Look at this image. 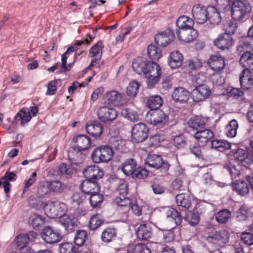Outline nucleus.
<instances>
[{
    "label": "nucleus",
    "instance_id": "obj_1",
    "mask_svg": "<svg viewBox=\"0 0 253 253\" xmlns=\"http://www.w3.org/2000/svg\"><path fill=\"white\" fill-rule=\"evenodd\" d=\"M132 67L137 74H143L145 76L148 85L150 87L158 82L162 74L161 69L157 63L148 61L146 58L141 57L133 60Z\"/></svg>",
    "mask_w": 253,
    "mask_h": 253
},
{
    "label": "nucleus",
    "instance_id": "obj_2",
    "mask_svg": "<svg viewBox=\"0 0 253 253\" xmlns=\"http://www.w3.org/2000/svg\"><path fill=\"white\" fill-rule=\"evenodd\" d=\"M112 149L106 145L101 146L94 149L91 154V159L95 163H105L113 157Z\"/></svg>",
    "mask_w": 253,
    "mask_h": 253
},
{
    "label": "nucleus",
    "instance_id": "obj_3",
    "mask_svg": "<svg viewBox=\"0 0 253 253\" xmlns=\"http://www.w3.org/2000/svg\"><path fill=\"white\" fill-rule=\"evenodd\" d=\"M145 163L149 167L159 169L161 172L164 173L168 171L170 167L167 161H164L161 156L157 155H148Z\"/></svg>",
    "mask_w": 253,
    "mask_h": 253
},
{
    "label": "nucleus",
    "instance_id": "obj_4",
    "mask_svg": "<svg viewBox=\"0 0 253 253\" xmlns=\"http://www.w3.org/2000/svg\"><path fill=\"white\" fill-rule=\"evenodd\" d=\"M251 10L249 3L241 0L235 1L232 6V16L236 20H242Z\"/></svg>",
    "mask_w": 253,
    "mask_h": 253
},
{
    "label": "nucleus",
    "instance_id": "obj_5",
    "mask_svg": "<svg viewBox=\"0 0 253 253\" xmlns=\"http://www.w3.org/2000/svg\"><path fill=\"white\" fill-rule=\"evenodd\" d=\"M168 115L161 110L150 111L146 116L147 123L152 125H164L168 121Z\"/></svg>",
    "mask_w": 253,
    "mask_h": 253
},
{
    "label": "nucleus",
    "instance_id": "obj_6",
    "mask_svg": "<svg viewBox=\"0 0 253 253\" xmlns=\"http://www.w3.org/2000/svg\"><path fill=\"white\" fill-rule=\"evenodd\" d=\"M149 129L143 123L135 124L131 129V139L136 143L142 142L148 137Z\"/></svg>",
    "mask_w": 253,
    "mask_h": 253
},
{
    "label": "nucleus",
    "instance_id": "obj_7",
    "mask_svg": "<svg viewBox=\"0 0 253 253\" xmlns=\"http://www.w3.org/2000/svg\"><path fill=\"white\" fill-rule=\"evenodd\" d=\"M42 237L46 243L49 244L59 242L62 239L60 232L49 226H46L42 229Z\"/></svg>",
    "mask_w": 253,
    "mask_h": 253
},
{
    "label": "nucleus",
    "instance_id": "obj_8",
    "mask_svg": "<svg viewBox=\"0 0 253 253\" xmlns=\"http://www.w3.org/2000/svg\"><path fill=\"white\" fill-rule=\"evenodd\" d=\"M211 89L206 84L202 85H196L192 91L193 100L197 102L205 100L211 96Z\"/></svg>",
    "mask_w": 253,
    "mask_h": 253
},
{
    "label": "nucleus",
    "instance_id": "obj_9",
    "mask_svg": "<svg viewBox=\"0 0 253 253\" xmlns=\"http://www.w3.org/2000/svg\"><path fill=\"white\" fill-rule=\"evenodd\" d=\"M213 43L218 48L224 50L229 49L232 47L234 41L232 36L227 33H222L218 35L213 41Z\"/></svg>",
    "mask_w": 253,
    "mask_h": 253
},
{
    "label": "nucleus",
    "instance_id": "obj_10",
    "mask_svg": "<svg viewBox=\"0 0 253 253\" xmlns=\"http://www.w3.org/2000/svg\"><path fill=\"white\" fill-rule=\"evenodd\" d=\"M67 211V207L65 203L55 201L49 205L47 214L49 217L54 218L64 214Z\"/></svg>",
    "mask_w": 253,
    "mask_h": 253
},
{
    "label": "nucleus",
    "instance_id": "obj_11",
    "mask_svg": "<svg viewBox=\"0 0 253 253\" xmlns=\"http://www.w3.org/2000/svg\"><path fill=\"white\" fill-rule=\"evenodd\" d=\"M229 234L225 230H222L210 235L208 240L212 243L217 245L218 246H224L229 241Z\"/></svg>",
    "mask_w": 253,
    "mask_h": 253
},
{
    "label": "nucleus",
    "instance_id": "obj_12",
    "mask_svg": "<svg viewBox=\"0 0 253 253\" xmlns=\"http://www.w3.org/2000/svg\"><path fill=\"white\" fill-rule=\"evenodd\" d=\"M117 116L116 110L106 106L100 108L97 111L98 119L104 123L112 122L116 119Z\"/></svg>",
    "mask_w": 253,
    "mask_h": 253
},
{
    "label": "nucleus",
    "instance_id": "obj_13",
    "mask_svg": "<svg viewBox=\"0 0 253 253\" xmlns=\"http://www.w3.org/2000/svg\"><path fill=\"white\" fill-rule=\"evenodd\" d=\"M174 37L173 32L170 29H167L156 34L155 41L158 45L166 46L174 40Z\"/></svg>",
    "mask_w": 253,
    "mask_h": 253
},
{
    "label": "nucleus",
    "instance_id": "obj_14",
    "mask_svg": "<svg viewBox=\"0 0 253 253\" xmlns=\"http://www.w3.org/2000/svg\"><path fill=\"white\" fill-rule=\"evenodd\" d=\"M175 32L178 39L184 42H190L198 37L197 30L193 27L184 30H176Z\"/></svg>",
    "mask_w": 253,
    "mask_h": 253
},
{
    "label": "nucleus",
    "instance_id": "obj_15",
    "mask_svg": "<svg viewBox=\"0 0 253 253\" xmlns=\"http://www.w3.org/2000/svg\"><path fill=\"white\" fill-rule=\"evenodd\" d=\"M36 235L35 232H30L26 234H20L16 237L14 244L19 250L24 248H28L27 246L28 243L34 241Z\"/></svg>",
    "mask_w": 253,
    "mask_h": 253
},
{
    "label": "nucleus",
    "instance_id": "obj_16",
    "mask_svg": "<svg viewBox=\"0 0 253 253\" xmlns=\"http://www.w3.org/2000/svg\"><path fill=\"white\" fill-rule=\"evenodd\" d=\"M208 64L213 71L218 72L224 68L225 59L219 54L211 55L208 61Z\"/></svg>",
    "mask_w": 253,
    "mask_h": 253
},
{
    "label": "nucleus",
    "instance_id": "obj_17",
    "mask_svg": "<svg viewBox=\"0 0 253 253\" xmlns=\"http://www.w3.org/2000/svg\"><path fill=\"white\" fill-rule=\"evenodd\" d=\"M73 142L75 144L74 149L78 151L88 149L91 145L90 138L85 135H79L74 137Z\"/></svg>",
    "mask_w": 253,
    "mask_h": 253
},
{
    "label": "nucleus",
    "instance_id": "obj_18",
    "mask_svg": "<svg viewBox=\"0 0 253 253\" xmlns=\"http://www.w3.org/2000/svg\"><path fill=\"white\" fill-rule=\"evenodd\" d=\"M233 157L242 166L246 168L251 165L253 162L252 156L247 151L242 149H237L234 152Z\"/></svg>",
    "mask_w": 253,
    "mask_h": 253
},
{
    "label": "nucleus",
    "instance_id": "obj_19",
    "mask_svg": "<svg viewBox=\"0 0 253 253\" xmlns=\"http://www.w3.org/2000/svg\"><path fill=\"white\" fill-rule=\"evenodd\" d=\"M192 15L194 19L198 23H204L208 20V7L204 6L195 5L192 10Z\"/></svg>",
    "mask_w": 253,
    "mask_h": 253
},
{
    "label": "nucleus",
    "instance_id": "obj_20",
    "mask_svg": "<svg viewBox=\"0 0 253 253\" xmlns=\"http://www.w3.org/2000/svg\"><path fill=\"white\" fill-rule=\"evenodd\" d=\"M83 173L86 179L97 180L100 179L103 175V171L96 165L87 167L84 170Z\"/></svg>",
    "mask_w": 253,
    "mask_h": 253
},
{
    "label": "nucleus",
    "instance_id": "obj_21",
    "mask_svg": "<svg viewBox=\"0 0 253 253\" xmlns=\"http://www.w3.org/2000/svg\"><path fill=\"white\" fill-rule=\"evenodd\" d=\"M241 86L243 89H248L253 86V73L251 70H243L240 76Z\"/></svg>",
    "mask_w": 253,
    "mask_h": 253
},
{
    "label": "nucleus",
    "instance_id": "obj_22",
    "mask_svg": "<svg viewBox=\"0 0 253 253\" xmlns=\"http://www.w3.org/2000/svg\"><path fill=\"white\" fill-rule=\"evenodd\" d=\"M122 98V94L115 90L106 93L103 97L104 103L107 105L118 106Z\"/></svg>",
    "mask_w": 253,
    "mask_h": 253
},
{
    "label": "nucleus",
    "instance_id": "obj_23",
    "mask_svg": "<svg viewBox=\"0 0 253 253\" xmlns=\"http://www.w3.org/2000/svg\"><path fill=\"white\" fill-rule=\"evenodd\" d=\"M136 235L139 239L147 241L152 238L153 229L149 224H141L137 229Z\"/></svg>",
    "mask_w": 253,
    "mask_h": 253
},
{
    "label": "nucleus",
    "instance_id": "obj_24",
    "mask_svg": "<svg viewBox=\"0 0 253 253\" xmlns=\"http://www.w3.org/2000/svg\"><path fill=\"white\" fill-rule=\"evenodd\" d=\"M82 191L88 196L93 193L100 191V187L96 180L86 179L84 180L81 185Z\"/></svg>",
    "mask_w": 253,
    "mask_h": 253
},
{
    "label": "nucleus",
    "instance_id": "obj_25",
    "mask_svg": "<svg viewBox=\"0 0 253 253\" xmlns=\"http://www.w3.org/2000/svg\"><path fill=\"white\" fill-rule=\"evenodd\" d=\"M239 63L244 70H253V49L241 54Z\"/></svg>",
    "mask_w": 253,
    "mask_h": 253
},
{
    "label": "nucleus",
    "instance_id": "obj_26",
    "mask_svg": "<svg viewBox=\"0 0 253 253\" xmlns=\"http://www.w3.org/2000/svg\"><path fill=\"white\" fill-rule=\"evenodd\" d=\"M194 137L202 144L205 145L214 137V133L209 129L197 131Z\"/></svg>",
    "mask_w": 253,
    "mask_h": 253
},
{
    "label": "nucleus",
    "instance_id": "obj_27",
    "mask_svg": "<svg viewBox=\"0 0 253 253\" xmlns=\"http://www.w3.org/2000/svg\"><path fill=\"white\" fill-rule=\"evenodd\" d=\"M103 129L102 124L98 121L88 122L86 124V131L94 137L100 136L103 132Z\"/></svg>",
    "mask_w": 253,
    "mask_h": 253
},
{
    "label": "nucleus",
    "instance_id": "obj_28",
    "mask_svg": "<svg viewBox=\"0 0 253 253\" xmlns=\"http://www.w3.org/2000/svg\"><path fill=\"white\" fill-rule=\"evenodd\" d=\"M232 188L238 195L242 196H246L250 191V186L243 180H235L232 183Z\"/></svg>",
    "mask_w": 253,
    "mask_h": 253
},
{
    "label": "nucleus",
    "instance_id": "obj_29",
    "mask_svg": "<svg viewBox=\"0 0 253 253\" xmlns=\"http://www.w3.org/2000/svg\"><path fill=\"white\" fill-rule=\"evenodd\" d=\"M183 61V56L179 51L176 50L172 51L168 59V63L172 69H176L180 67Z\"/></svg>",
    "mask_w": 253,
    "mask_h": 253
},
{
    "label": "nucleus",
    "instance_id": "obj_30",
    "mask_svg": "<svg viewBox=\"0 0 253 253\" xmlns=\"http://www.w3.org/2000/svg\"><path fill=\"white\" fill-rule=\"evenodd\" d=\"M189 91L183 87L176 88L172 94V98L175 102L184 103L187 101L189 98Z\"/></svg>",
    "mask_w": 253,
    "mask_h": 253
},
{
    "label": "nucleus",
    "instance_id": "obj_31",
    "mask_svg": "<svg viewBox=\"0 0 253 253\" xmlns=\"http://www.w3.org/2000/svg\"><path fill=\"white\" fill-rule=\"evenodd\" d=\"M175 203L177 207L184 211L189 209L191 206V201L188 194H177L175 196Z\"/></svg>",
    "mask_w": 253,
    "mask_h": 253
},
{
    "label": "nucleus",
    "instance_id": "obj_32",
    "mask_svg": "<svg viewBox=\"0 0 253 253\" xmlns=\"http://www.w3.org/2000/svg\"><path fill=\"white\" fill-rule=\"evenodd\" d=\"M219 11L213 6L208 7V20L211 24L217 25L221 22L222 17Z\"/></svg>",
    "mask_w": 253,
    "mask_h": 253
},
{
    "label": "nucleus",
    "instance_id": "obj_33",
    "mask_svg": "<svg viewBox=\"0 0 253 253\" xmlns=\"http://www.w3.org/2000/svg\"><path fill=\"white\" fill-rule=\"evenodd\" d=\"M206 119L202 116H197L191 118L187 122L188 127L193 130L203 128L206 123Z\"/></svg>",
    "mask_w": 253,
    "mask_h": 253
},
{
    "label": "nucleus",
    "instance_id": "obj_34",
    "mask_svg": "<svg viewBox=\"0 0 253 253\" xmlns=\"http://www.w3.org/2000/svg\"><path fill=\"white\" fill-rule=\"evenodd\" d=\"M159 231L157 234L159 236L158 240L164 241L165 242H170L174 240L175 235L173 230H166L157 226Z\"/></svg>",
    "mask_w": 253,
    "mask_h": 253
},
{
    "label": "nucleus",
    "instance_id": "obj_35",
    "mask_svg": "<svg viewBox=\"0 0 253 253\" xmlns=\"http://www.w3.org/2000/svg\"><path fill=\"white\" fill-rule=\"evenodd\" d=\"M59 222L67 230H73L76 225V219L65 213L59 217Z\"/></svg>",
    "mask_w": 253,
    "mask_h": 253
},
{
    "label": "nucleus",
    "instance_id": "obj_36",
    "mask_svg": "<svg viewBox=\"0 0 253 253\" xmlns=\"http://www.w3.org/2000/svg\"><path fill=\"white\" fill-rule=\"evenodd\" d=\"M194 23L192 19L186 15H182L177 19L176 25L178 27L177 30H184L192 28Z\"/></svg>",
    "mask_w": 253,
    "mask_h": 253
},
{
    "label": "nucleus",
    "instance_id": "obj_37",
    "mask_svg": "<svg viewBox=\"0 0 253 253\" xmlns=\"http://www.w3.org/2000/svg\"><path fill=\"white\" fill-rule=\"evenodd\" d=\"M137 163L134 159H128L122 165L123 172L126 175H131L137 167Z\"/></svg>",
    "mask_w": 253,
    "mask_h": 253
},
{
    "label": "nucleus",
    "instance_id": "obj_38",
    "mask_svg": "<svg viewBox=\"0 0 253 253\" xmlns=\"http://www.w3.org/2000/svg\"><path fill=\"white\" fill-rule=\"evenodd\" d=\"M46 184L50 192L56 193H61L66 187L65 185L58 180H49L46 181Z\"/></svg>",
    "mask_w": 253,
    "mask_h": 253
},
{
    "label": "nucleus",
    "instance_id": "obj_39",
    "mask_svg": "<svg viewBox=\"0 0 253 253\" xmlns=\"http://www.w3.org/2000/svg\"><path fill=\"white\" fill-rule=\"evenodd\" d=\"M163 100L159 95H152L147 100V106L151 109V111L158 110L163 104Z\"/></svg>",
    "mask_w": 253,
    "mask_h": 253
},
{
    "label": "nucleus",
    "instance_id": "obj_40",
    "mask_svg": "<svg viewBox=\"0 0 253 253\" xmlns=\"http://www.w3.org/2000/svg\"><path fill=\"white\" fill-rule=\"evenodd\" d=\"M121 114L123 117L130 122H137L139 120V116L137 112L128 108L123 109Z\"/></svg>",
    "mask_w": 253,
    "mask_h": 253
},
{
    "label": "nucleus",
    "instance_id": "obj_41",
    "mask_svg": "<svg viewBox=\"0 0 253 253\" xmlns=\"http://www.w3.org/2000/svg\"><path fill=\"white\" fill-rule=\"evenodd\" d=\"M211 147L218 151L223 152L231 148V144L225 140H213L211 141Z\"/></svg>",
    "mask_w": 253,
    "mask_h": 253
},
{
    "label": "nucleus",
    "instance_id": "obj_42",
    "mask_svg": "<svg viewBox=\"0 0 253 253\" xmlns=\"http://www.w3.org/2000/svg\"><path fill=\"white\" fill-rule=\"evenodd\" d=\"M147 54L150 59L154 60H159L162 56L161 49L153 44L148 45Z\"/></svg>",
    "mask_w": 253,
    "mask_h": 253
},
{
    "label": "nucleus",
    "instance_id": "obj_43",
    "mask_svg": "<svg viewBox=\"0 0 253 253\" xmlns=\"http://www.w3.org/2000/svg\"><path fill=\"white\" fill-rule=\"evenodd\" d=\"M97 192L89 195L88 200L92 208L99 207L103 201V196Z\"/></svg>",
    "mask_w": 253,
    "mask_h": 253
},
{
    "label": "nucleus",
    "instance_id": "obj_44",
    "mask_svg": "<svg viewBox=\"0 0 253 253\" xmlns=\"http://www.w3.org/2000/svg\"><path fill=\"white\" fill-rule=\"evenodd\" d=\"M231 216V213L229 210L223 209L215 214V219L218 223L224 224L228 222Z\"/></svg>",
    "mask_w": 253,
    "mask_h": 253
},
{
    "label": "nucleus",
    "instance_id": "obj_45",
    "mask_svg": "<svg viewBox=\"0 0 253 253\" xmlns=\"http://www.w3.org/2000/svg\"><path fill=\"white\" fill-rule=\"evenodd\" d=\"M31 116L29 111H26L23 109L20 110L14 117V121L16 123L17 121H20L21 126H24L25 124L29 122L31 119Z\"/></svg>",
    "mask_w": 253,
    "mask_h": 253
},
{
    "label": "nucleus",
    "instance_id": "obj_46",
    "mask_svg": "<svg viewBox=\"0 0 253 253\" xmlns=\"http://www.w3.org/2000/svg\"><path fill=\"white\" fill-rule=\"evenodd\" d=\"M126 252L127 253H151L148 247L142 244L128 246Z\"/></svg>",
    "mask_w": 253,
    "mask_h": 253
},
{
    "label": "nucleus",
    "instance_id": "obj_47",
    "mask_svg": "<svg viewBox=\"0 0 253 253\" xmlns=\"http://www.w3.org/2000/svg\"><path fill=\"white\" fill-rule=\"evenodd\" d=\"M238 124L236 120H232L225 128V133L229 137H234L237 134Z\"/></svg>",
    "mask_w": 253,
    "mask_h": 253
},
{
    "label": "nucleus",
    "instance_id": "obj_48",
    "mask_svg": "<svg viewBox=\"0 0 253 253\" xmlns=\"http://www.w3.org/2000/svg\"><path fill=\"white\" fill-rule=\"evenodd\" d=\"M116 230L114 228H107L102 233L101 239L103 242L109 243L116 236Z\"/></svg>",
    "mask_w": 253,
    "mask_h": 253
},
{
    "label": "nucleus",
    "instance_id": "obj_49",
    "mask_svg": "<svg viewBox=\"0 0 253 253\" xmlns=\"http://www.w3.org/2000/svg\"><path fill=\"white\" fill-rule=\"evenodd\" d=\"M103 47L102 42H98L94 44L89 50V56L91 57H101L102 54V48Z\"/></svg>",
    "mask_w": 253,
    "mask_h": 253
},
{
    "label": "nucleus",
    "instance_id": "obj_50",
    "mask_svg": "<svg viewBox=\"0 0 253 253\" xmlns=\"http://www.w3.org/2000/svg\"><path fill=\"white\" fill-rule=\"evenodd\" d=\"M168 217H170L174 220L175 224L177 225L181 223L182 217L180 213L174 209H170L167 212Z\"/></svg>",
    "mask_w": 253,
    "mask_h": 253
},
{
    "label": "nucleus",
    "instance_id": "obj_51",
    "mask_svg": "<svg viewBox=\"0 0 253 253\" xmlns=\"http://www.w3.org/2000/svg\"><path fill=\"white\" fill-rule=\"evenodd\" d=\"M30 221L32 226L36 228L42 226L44 223V218L42 216L33 213L31 215Z\"/></svg>",
    "mask_w": 253,
    "mask_h": 253
},
{
    "label": "nucleus",
    "instance_id": "obj_52",
    "mask_svg": "<svg viewBox=\"0 0 253 253\" xmlns=\"http://www.w3.org/2000/svg\"><path fill=\"white\" fill-rule=\"evenodd\" d=\"M139 84L137 82H131L126 87V93L129 96L134 97L138 92Z\"/></svg>",
    "mask_w": 253,
    "mask_h": 253
},
{
    "label": "nucleus",
    "instance_id": "obj_53",
    "mask_svg": "<svg viewBox=\"0 0 253 253\" xmlns=\"http://www.w3.org/2000/svg\"><path fill=\"white\" fill-rule=\"evenodd\" d=\"M215 3L214 6L218 10L225 11L230 8V0H215Z\"/></svg>",
    "mask_w": 253,
    "mask_h": 253
},
{
    "label": "nucleus",
    "instance_id": "obj_54",
    "mask_svg": "<svg viewBox=\"0 0 253 253\" xmlns=\"http://www.w3.org/2000/svg\"><path fill=\"white\" fill-rule=\"evenodd\" d=\"M76 248L72 243H65L60 245V253H79Z\"/></svg>",
    "mask_w": 253,
    "mask_h": 253
},
{
    "label": "nucleus",
    "instance_id": "obj_55",
    "mask_svg": "<svg viewBox=\"0 0 253 253\" xmlns=\"http://www.w3.org/2000/svg\"><path fill=\"white\" fill-rule=\"evenodd\" d=\"M191 79L193 84L196 85H202L205 84L204 83L206 81V76L203 73H197L194 75L191 74Z\"/></svg>",
    "mask_w": 253,
    "mask_h": 253
},
{
    "label": "nucleus",
    "instance_id": "obj_56",
    "mask_svg": "<svg viewBox=\"0 0 253 253\" xmlns=\"http://www.w3.org/2000/svg\"><path fill=\"white\" fill-rule=\"evenodd\" d=\"M117 190L121 195H126L128 191V183L126 181L123 179L119 180L117 187Z\"/></svg>",
    "mask_w": 253,
    "mask_h": 253
},
{
    "label": "nucleus",
    "instance_id": "obj_57",
    "mask_svg": "<svg viewBox=\"0 0 253 253\" xmlns=\"http://www.w3.org/2000/svg\"><path fill=\"white\" fill-rule=\"evenodd\" d=\"M87 234L85 231H79L76 234L74 238V243L76 245L81 246L84 243Z\"/></svg>",
    "mask_w": 253,
    "mask_h": 253
},
{
    "label": "nucleus",
    "instance_id": "obj_58",
    "mask_svg": "<svg viewBox=\"0 0 253 253\" xmlns=\"http://www.w3.org/2000/svg\"><path fill=\"white\" fill-rule=\"evenodd\" d=\"M148 175V171L145 168L140 167H136L135 170L131 174L133 178L142 179Z\"/></svg>",
    "mask_w": 253,
    "mask_h": 253
},
{
    "label": "nucleus",
    "instance_id": "obj_59",
    "mask_svg": "<svg viewBox=\"0 0 253 253\" xmlns=\"http://www.w3.org/2000/svg\"><path fill=\"white\" fill-rule=\"evenodd\" d=\"M58 170L61 173L68 175H72L75 172V169L72 166L64 163L59 166Z\"/></svg>",
    "mask_w": 253,
    "mask_h": 253
},
{
    "label": "nucleus",
    "instance_id": "obj_60",
    "mask_svg": "<svg viewBox=\"0 0 253 253\" xmlns=\"http://www.w3.org/2000/svg\"><path fill=\"white\" fill-rule=\"evenodd\" d=\"M103 220L99 215H94L90 219L89 227L90 229L95 230L101 225Z\"/></svg>",
    "mask_w": 253,
    "mask_h": 253
},
{
    "label": "nucleus",
    "instance_id": "obj_61",
    "mask_svg": "<svg viewBox=\"0 0 253 253\" xmlns=\"http://www.w3.org/2000/svg\"><path fill=\"white\" fill-rule=\"evenodd\" d=\"M125 196H122V197H117L115 201L120 207H125L128 210L131 204L130 201L128 198H126Z\"/></svg>",
    "mask_w": 253,
    "mask_h": 253
},
{
    "label": "nucleus",
    "instance_id": "obj_62",
    "mask_svg": "<svg viewBox=\"0 0 253 253\" xmlns=\"http://www.w3.org/2000/svg\"><path fill=\"white\" fill-rule=\"evenodd\" d=\"M248 209L246 206H242L237 212L236 218L239 221L246 219L248 216Z\"/></svg>",
    "mask_w": 253,
    "mask_h": 253
},
{
    "label": "nucleus",
    "instance_id": "obj_63",
    "mask_svg": "<svg viewBox=\"0 0 253 253\" xmlns=\"http://www.w3.org/2000/svg\"><path fill=\"white\" fill-rule=\"evenodd\" d=\"M185 220L192 226H194L199 221V216L198 213L192 212H189L185 217Z\"/></svg>",
    "mask_w": 253,
    "mask_h": 253
},
{
    "label": "nucleus",
    "instance_id": "obj_64",
    "mask_svg": "<svg viewBox=\"0 0 253 253\" xmlns=\"http://www.w3.org/2000/svg\"><path fill=\"white\" fill-rule=\"evenodd\" d=\"M241 241L248 246L253 245V234L250 232H243L240 236Z\"/></svg>",
    "mask_w": 253,
    "mask_h": 253
}]
</instances>
